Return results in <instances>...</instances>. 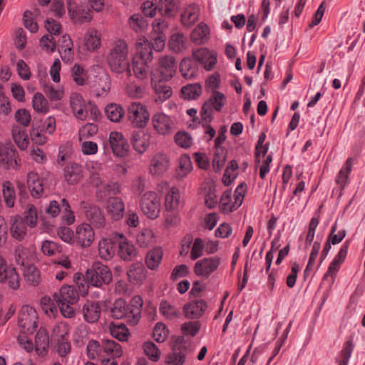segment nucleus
Here are the masks:
<instances>
[{"mask_svg": "<svg viewBox=\"0 0 365 365\" xmlns=\"http://www.w3.org/2000/svg\"><path fill=\"white\" fill-rule=\"evenodd\" d=\"M143 300L140 295H135L128 304L125 299H116L111 308L112 317L120 319L125 318L127 322L132 326L138 323L141 318V312Z\"/></svg>", "mask_w": 365, "mask_h": 365, "instance_id": "f257e3e1", "label": "nucleus"}, {"mask_svg": "<svg viewBox=\"0 0 365 365\" xmlns=\"http://www.w3.org/2000/svg\"><path fill=\"white\" fill-rule=\"evenodd\" d=\"M106 61L112 72L117 74L125 73L127 76H131L128 48L125 41L118 40L115 42L107 55Z\"/></svg>", "mask_w": 365, "mask_h": 365, "instance_id": "f03ea898", "label": "nucleus"}, {"mask_svg": "<svg viewBox=\"0 0 365 365\" xmlns=\"http://www.w3.org/2000/svg\"><path fill=\"white\" fill-rule=\"evenodd\" d=\"M153 58L149 46H137V53L133 58V71L136 78L144 81L148 77V63Z\"/></svg>", "mask_w": 365, "mask_h": 365, "instance_id": "7ed1b4c3", "label": "nucleus"}, {"mask_svg": "<svg viewBox=\"0 0 365 365\" xmlns=\"http://www.w3.org/2000/svg\"><path fill=\"white\" fill-rule=\"evenodd\" d=\"M86 277L90 285L98 288L109 284L113 279L110 269L99 262H94L86 271Z\"/></svg>", "mask_w": 365, "mask_h": 365, "instance_id": "20e7f679", "label": "nucleus"}, {"mask_svg": "<svg viewBox=\"0 0 365 365\" xmlns=\"http://www.w3.org/2000/svg\"><path fill=\"white\" fill-rule=\"evenodd\" d=\"M127 118L136 128H145L150 119V113L146 106L140 102H133L128 106Z\"/></svg>", "mask_w": 365, "mask_h": 365, "instance_id": "39448f33", "label": "nucleus"}, {"mask_svg": "<svg viewBox=\"0 0 365 365\" xmlns=\"http://www.w3.org/2000/svg\"><path fill=\"white\" fill-rule=\"evenodd\" d=\"M21 158L15 146L11 143L0 145V167L6 170H17Z\"/></svg>", "mask_w": 365, "mask_h": 365, "instance_id": "423d86ee", "label": "nucleus"}, {"mask_svg": "<svg viewBox=\"0 0 365 365\" xmlns=\"http://www.w3.org/2000/svg\"><path fill=\"white\" fill-rule=\"evenodd\" d=\"M140 207L142 212L150 219H156L160 212V201L158 194L146 192L141 197Z\"/></svg>", "mask_w": 365, "mask_h": 365, "instance_id": "0eeeda50", "label": "nucleus"}, {"mask_svg": "<svg viewBox=\"0 0 365 365\" xmlns=\"http://www.w3.org/2000/svg\"><path fill=\"white\" fill-rule=\"evenodd\" d=\"M38 314L36 310L29 306L22 307L19 316V326L26 333H32L37 327Z\"/></svg>", "mask_w": 365, "mask_h": 365, "instance_id": "6e6552de", "label": "nucleus"}, {"mask_svg": "<svg viewBox=\"0 0 365 365\" xmlns=\"http://www.w3.org/2000/svg\"><path fill=\"white\" fill-rule=\"evenodd\" d=\"M81 207L83 210L86 220L90 222V225H93L96 228L105 227V216L98 206L86 202H81Z\"/></svg>", "mask_w": 365, "mask_h": 365, "instance_id": "1a4fd4ad", "label": "nucleus"}, {"mask_svg": "<svg viewBox=\"0 0 365 365\" xmlns=\"http://www.w3.org/2000/svg\"><path fill=\"white\" fill-rule=\"evenodd\" d=\"M0 282L6 284L16 290L20 286L19 277L14 267L7 266L6 261L0 256Z\"/></svg>", "mask_w": 365, "mask_h": 365, "instance_id": "9d476101", "label": "nucleus"}, {"mask_svg": "<svg viewBox=\"0 0 365 365\" xmlns=\"http://www.w3.org/2000/svg\"><path fill=\"white\" fill-rule=\"evenodd\" d=\"M220 264V258L217 257H205L198 260L194 267V272L197 276L208 277L214 272Z\"/></svg>", "mask_w": 365, "mask_h": 365, "instance_id": "9b49d317", "label": "nucleus"}, {"mask_svg": "<svg viewBox=\"0 0 365 365\" xmlns=\"http://www.w3.org/2000/svg\"><path fill=\"white\" fill-rule=\"evenodd\" d=\"M151 121L153 128L160 135H168L173 131L174 123L169 115L163 113L154 114Z\"/></svg>", "mask_w": 365, "mask_h": 365, "instance_id": "f8f14e48", "label": "nucleus"}, {"mask_svg": "<svg viewBox=\"0 0 365 365\" xmlns=\"http://www.w3.org/2000/svg\"><path fill=\"white\" fill-rule=\"evenodd\" d=\"M109 142L115 155L125 157L128 155L130 146L122 133L111 132L109 135Z\"/></svg>", "mask_w": 365, "mask_h": 365, "instance_id": "ddd939ff", "label": "nucleus"}, {"mask_svg": "<svg viewBox=\"0 0 365 365\" xmlns=\"http://www.w3.org/2000/svg\"><path fill=\"white\" fill-rule=\"evenodd\" d=\"M169 166L168 156L165 153H158L151 159L149 172L152 175L160 176L168 170Z\"/></svg>", "mask_w": 365, "mask_h": 365, "instance_id": "4468645a", "label": "nucleus"}, {"mask_svg": "<svg viewBox=\"0 0 365 365\" xmlns=\"http://www.w3.org/2000/svg\"><path fill=\"white\" fill-rule=\"evenodd\" d=\"M94 238L95 234L90 224L83 223L76 227L75 239L81 247H90Z\"/></svg>", "mask_w": 365, "mask_h": 365, "instance_id": "2eb2a0df", "label": "nucleus"}, {"mask_svg": "<svg viewBox=\"0 0 365 365\" xmlns=\"http://www.w3.org/2000/svg\"><path fill=\"white\" fill-rule=\"evenodd\" d=\"M177 69V64L174 57L165 56L160 58L158 71L160 78L164 81H169L175 75Z\"/></svg>", "mask_w": 365, "mask_h": 365, "instance_id": "dca6fc26", "label": "nucleus"}, {"mask_svg": "<svg viewBox=\"0 0 365 365\" xmlns=\"http://www.w3.org/2000/svg\"><path fill=\"white\" fill-rule=\"evenodd\" d=\"M192 58L202 64L207 71L212 70L217 63L216 55L207 48H200L193 51Z\"/></svg>", "mask_w": 365, "mask_h": 365, "instance_id": "f3484780", "label": "nucleus"}, {"mask_svg": "<svg viewBox=\"0 0 365 365\" xmlns=\"http://www.w3.org/2000/svg\"><path fill=\"white\" fill-rule=\"evenodd\" d=\"M53 297L56 303L70 304H76L79 298L77 289L73 285L62 287L58 292L53 293Z\"/></svg>", "mask_w": 365, "mask_h": 365, "instance_id": "a211bd4d", "label": "nucleus"}, {"mask_svg": "<svg viewBox=\"0 0 365 365\" xmlns=\"http://www.w3.org/2000/svg\"><path fill=\"white\" fill-rule=\"evenodd\" d=\"M207 307V303L203 299H196L185 304L183 312L185 317L196 319L203 314Z\"/></svg>", "mask_w": 365, "mask_h": 365, "instance_id": "6ab92c4d", "label": "nucleus"}, {"mask_svg": "<svg viewBox=\"0 0 365 365\" xmlns=\"http://www.w3.org/2000/svg\"><path fill=\"white\" fill-rule=\"evenodd\" d=\"M69 16L75 24L89 22L92 18V11L85 6H75L70 2L68 5Z\"/></svg>", "mask_w": 365, "mask_h": 365, "instance_id": "aec40b11", "label": "nucleus"}, {"mask_svg": "<svg viewBox=\"0 0 365 365\" xmlns=\"http://www.w3.org/2000/svg\"><path fill=\"white\" fill-rule=\"evenodd\" d=\"M166 81L162 78L158 80L151 79V85L156 95L155 102H164L172 96V88Z\"/></svg>", "mask_w": 365, "mask_h": 365, "instance_id": "412c9836", "label": "nucleus"}, {"mask_svg": "<svg viewBox=\"0 0 365 365\" xmlns=\"http://www.w3.org/2000/svg\"><path fill=\"white\" fill-rule=\"evenodd\" d=\"M106 210L113 220L123 218L125 212V205L120 197H109L107 200Z\"/></svg>", "mask_w": 365, "mask_h": 365, "instance_id": "4be33fe9", "label": "nucleus"}, {"mask_svg": "<svg viewBox=\"0 0 365 365\" xmlns=\"http://www.w3.org/2000/svg\"><path fill=\"white\" fill-rule=\"evenodd\" d=\"M84 320L90 324L96 323L101 314V307L98 302H86L82 309Z\"/></svg>", "mask_w": 365, "mask_h": 365, "instance_id": "5701e85b", "label": "nucleus"}, {"mask_svg": "<svg viewBox=\"0 0 365 365\" xmlns=\"http://www.w3.org/2000/svg\"><path fill=\"white\" fill-rule=\"evenodd\" d=\"M27 184L29 190L33 197L38 199L43 195V180L38 174L34 172H29L27 175Z\"/></svg>", "mask_w": 365, "mask_h": 365, "instance_id": "b1692460", "label": "nucleus"}, {"mask_svg": "<svg viewBox=\"0 0 365 365\" xmlns=\"http://www.w3.org/2000/svg\"><path fill=\"white\" fill-rule=\"evenodd\" d=\"M11 136L19 150H26L28 148L29 139L24 128L18 125H14L11 129Z\"/></svg>", "mask_w": 365, "mask_h": 365, "instance_id": "393cba45", "label": "nucleus"}, {"mask_svg": "<svg viewBox=\"0 0 365 365\" xmlns=\"http://www.w3.org/2000/svg\"><path fill=\"white\" fill-rule=\"evenodd\" d=\"M130 140L134 149L140 154L143 153L150 145L149 135L142 130L133 132Z\"/></svg>", "mask_w": 365, "mask_h": 365, "instance_id": "a878e982", "label": "nucleus"}, {"mask_svg": "<svg viewBox=\"0 0 365 365\" xmlns=\"http://www.w3.org/2000/svg\"><path fill=\"white\" fill-rule=\"evenodd\" d=\"M187 348L183 344L175 345L172 352L168 354L166 361L170 365H182L185 361Z\"/></svg>", "mask_w": 365, "mask_h": 365, "instance_id": "bb28decb", "label": "nucleus"}, {"mask_svg": "<svg viewBox=\"0 0 365 365\" xmlns=\"http://www.w3.org/2000/svg\"><path fill=\"white\" fill-rule=\"evenodd\" d=\"M127 274L131 283L139 284L146 278V269L142 263H134L129 267Z\"/></svg>", "mask_w": 365, "mask_h": 365, "instance_id": "cd10ccee", "label": "nucleus"}, {"mask_svg": "<svg viewBox=\"0 0 365 365\" xmlns=\"http://www.w3.org/2000/svg\"><path fill=\"white\" fill-rule=\"evenodd\" d=\"M63 174L65 180L68 184H76L83 177L81 166L76 163L68 164L64 168Z\"/></svg>", "mask_w": 365, "mask_h": 365, "instance_id": "c85d7f7f", "label": "nucleus"}, {"mask_svg": "<svg viewBox=\"0 0 365 365\" xmlns=\"http://www.w3.org/2000/svg\"><path fill=\"white\" fill-rule=\"evenodd\" d=\"M26 225L23 218L20 215H16L11 225L10 231L11 236L14 239L21 241L26 235Z\"/></svg>", "mask_w": 365, "mask_h": 365, "instance_id": "c756f323", "label": "nucleus"}, {"mask_svg": "<svg viewBox=\"0 0 365 365\" xmlns=\"http://www.w3.org/2000/svg\"><path fill=\"white\" fill-rule=\"evenodd\" d=\"M118 242V254L125 261H130L136 255V250L134 245L130 243L126 239L121 236Z\"/></svg>", "mask_w": 365, "mask_h": 365, "instance_id": "7c9ffc66", "label": "nucleus"}, {"mask_svg": "<svg viewBox=\"0 0 365 365\" xmlns=\"http://www.w3.org/2000/svg\"><path fill=\"white\" fill-rule=\"evenodd\" d=\"M33 252L34 250L31 248H28L23 245L18 246L14 251L16 262L21 267L31 264Z\"/></svg>", "mask_w": 365, "mask_h": 365, "instance_id": "2f4dec72", "label": "nucleus"}, {"mask_svg": "<svg viewBox=\"0 0 365 365\" xmlns=\"http://www.w3.org/2000/svg\"><path fill=\"white\" fill-rule=\"evenodd\" d=\"M106 116L110 121L114 123L120 122L124 117L125 110L123 107L117 103H109L104 109Z\"/></svg>", "mask_w": 365, "mask_h": 365, "instance_id": "473e14b6", "label": "nucleus"}, {"mask_svg": "<svg viewBox=\"0 0 365 365\" xmlns=\"http://www.w3.org/2000/svg\"><path fill=\"white\" fill-rule=\"evenodd\" d=\"M209 27L205 24H200L196 26L190 34L192 42L200 45L205 43L209 38Z\"/></svg>", "mask_w": 365, "mask_h": 365, "instance_id": "72a5a7b5", "label": "nucleus"}, {"mask_svg": "<svg viewBox=\"0 0 365 365\" xmlns=\"http://www.w3.org/2000/svg\"><path fill=\"white\" fill-rule=\"evenodd\" d=\"M84 46L89 51H96L101 46V37L98 31L89 29L84 36Z\"/></svg>", "mask_w": 365, "mask_h": 365, "instance_id": "f704fd0d", "label": "nucleus"}, {"mask_svg": "<svg viewBox=\"0 0 365 365\" xmlns=\"http://www.w3.org/2000/svg\"><path fill=\"white\" fill-rule=\"evenodd\" d=\"M159 311L162 315L170 320L178 319L181 315L180 309L166 300L160 302Z\"/></svg>", "mask_w": 365, "mask_h": 365, "instance_id": "c9c22d12", "label": "nucleus"}, {"mask_svg": "<svg viewBox=\"0 0 365 365\" xmlns=\"http://www.w3.org/2000/svg\"><path fill=\"white\" fill-rule=\"evenodd\" d=\"M62 44L59 47L61 58L65 62H70L73 60V52L72 51L73 43L69 36H61Z\"/></svg>", "mask_w": 365, "mask_h": 365, "instance_id": "e433bc0d", "label": "nucleus"}, {"mask_svg": "<svg viewBox=\"0 0 365 365\" xmlns=\"http://www.w3.org/2000/svg\"><path fill=\"white\" fill-rule=\"evenodd\" d=\"M49 338L44 329H40L35 337V349L38 354L43 355L48 348Z\"/></svg>", "mask_w": 365, "mask_h": 365, "instance_id": "4c0bfd02", "label": "nucleus"}, {"mask_svg": "<svg viewBox=\"0 0 365 365\" xmlns=\"http://www.w3.org/2000/svg\"><path fill=\"white\" fill-rule=\"evenodd\" d=\"M180 195L179 190L175 187L170 189L165 196V206L167 210H175L180 205Z\"/></svg>", "mask_w": 365, "mask_h": 365, "instance_id": "58836bf2", "label": "nucleus"}, {"mask_svg": "<svg viewBox=\"0 0 365 365\" xmlns=\"http://www.w3.org/2000/svg\"><path fill=\"white\" fill-rule=\"evenodd\" d=\"M353 166V159L349 158L346 159L344 165L339 170L336 177V182L343 189L348 182V177L350 174Z\"/></svg>", "mask_w": 365, "mask_h": 365, "instance_id": "ea45409f", "label": "nucleus"}, {"mask_svg": "<svg viewBox=\"0 0 365 365\" xmlns=\"http://www.w3.org/2000/svg\"><path fill=\"white\" fill-rule=\"evenodd\" d=\"M163 250L161 247H155L150 250L145 257V263L150 269H155L158 267L163 257Z\"/></svg>", "mask_w": 365, "mask_h": 365, "instance_id": "a19ab883", "label": "nucleus"}, {"mask_svg": "<svg viewBox=\"0 0 365 365\" xmlns=\"http://www.w3.org/2000/svg\"><path fill=\"white\" fill-rule=\"evenodd\" d=\"M102 349L103 354H105L110 357L118 358L123 354L121 346L113 340L103 341Z\"/></svg>", "mask_w": 365, "mask_h": 365, "instance_id": "79ce46f5", "label": "nucleus"}, {"mask_svg": "<svg viewBox=\"0 0 365 365\" xmlns=\"http://www.w3.org/2000/svg\"><path fill=\"white\" fill-rule=\"evenodd\" d=\"M180 71L185 79H192L197 74V68L190 58H184L180 64Z\"/></svg>", "mask_w": 365, "mask_h": 365, "instance_id": "37998d69", "label": "nucleus"}, {"mask_svg": "<svg viewBox=\"0 0 365 365\" xmlns=\"http://www.w3.org/2000/svg\"><path fill=\"white\" fill-rule=\"evenodd\" d=\"M98 255L101 259H110L114 255L113 244L110 239H102L98 242Z\"/></svg>", "mask_w": 365, "mask_h": 365, "instance_id": "c03bdc74", "label": "nucleus"}, {"mask_svg": "<svg viewBox=\"0 0 365 365\" xmlns=\"http://www.w3.org/2000/svg\"><path fill=\"white\" fill-rule=\"evenodd\" d=\"M199 10L195 5L187 7L181 14V21L186 26H190L198 19Z\"/></svg>", "mask_w": 365, "mask_h": 365, "instance_id": "a18cd8bd", "label": "nucleus"}, {"mask_svg": "<svg viewBox=\"0 0 365 365\" xmlns=\"http://www.w3.org/2000/svg\"><path fill=\"white\" fill-rule=\"evenodd\" d=\"M354 342L352 338L348 339L343 345L339 359H336L338 365H348L351 354L354 351Z\"/></svg>", "mask_w": 365, "mask_h": 365, "instance_id": "49530a36", "label": "nucleus"}, {"mask_svg": "<svg viewBox=\"0 0 365 365\" xmlns=\"http://www.w3.org/2000/svg\"><path fill=\"white\" fill-rule=\"evenodd\" d=\"M24 276L26 282L32 286H36L41 282L40 272L31 264L24 267Z\"/></svg>", "mask_w": 365, "mask_h": 365, "instance_id": "de8ad7c7", "label": "nucleus"}, {"mask_svg": "<svg viewBox=\"0 0 365 365\" xmlns=\"http://www.w3.org/2000/svg\"><path fill=\"white\" fill-rule=\"evenodd\" d=\"M227 151L223 147H215V151L212 159V167L215 172H220L225 165Z\"/></svg>", "mask_w": 365, "mask_h": 365, "instance_id": "09e8293b", "label": "nucleus"}, {"mask_svg": "<svg viewBox=\"0 0 365 365\" xmlns=\"http://www.w3.org/2000/svg\"><path fill=\"white\" fill-rule=\"evenodd\" d=\"M109 329L111 336L116 339L121 341L128 340L130 333L125 324L111 323Z\"/></svg>", "mask_w": 365, "mask_h": 365, "instance_id": "8fccbe9b", "label": "nucleus"}, {"mask_svg": "<svg viewBox=\"0 0 365 365\" xmlns=\"http://www.w3.org/2000/svg\"><path fill=\"white\" fill-rule=\"evenodd\" d=\"M168 46L173 52L180 53L186 48V38L182 34H174L169 40Z\"/></svg>", "mask_w": 365, "mask_h": 365, "instance_id": "3c124183", "label": "nucleus"}, {"mask_svg": "<svg viewBox=\"0 0 365 365\" xmlns=\"http://www.w3.org/2000/svg\"><path fill=\"white\" fill-rule=\"evenodd\" d=\"M60 214L63 223L67 225H71L74 223L76 219L74 212L66 198H61V211Z\"/></svg>", "mask_w": 365, "mask_h": 365, "instance_id": "603ef678", "label": "nucleus"}, {"mask_svg": "<svg viewBox=\"0 0 365 365\" xmlns=\"http://www.w3.org/2000/svg\"><path fill=\"white\" fill-rule=\"evenodd\" d=\"M2 193L4 202L8 207L14 206L16 193L14 186L9 181H5L2 184Z\"/></svg>", "mask_w": 365, "mask_h": 365, "instance_id": "864d4df0", "label": "nucleus"}, {"mask_svg": "<svg viewBox=\"0 0 365 365\" xmlns=\"http://www.w3.org/2000/svg\"><path fill=\"white\" fill-rule=\"evenodd\" d=\"M165 36L164 34H152L150 42L144 41V44L140 43L138 46H149L150 50L152 49L160 52L161 51L165 45Z\"/></svg>", "mask_w": 365, "mask_h": 365, "instance_id": "5fc2aeb1", "label": "nucleus"}, {"mask_svg": "<svg viewBox=\"0 0 365 365\" xmlns=\"http://www.w3.org/2000/svg\"><path fill=\"white\" fill-rule=\"evenodd\" d=\"M192 170L190 158L187 155H182L179 160V166L176 170V177L182 179L187 175Z\"/></svg>", "mask_w": 365, "mask_h": 365, "instance_id": "6e6d98bb", "label": "nucleus"}, {"mask_svg": "<svg viewBox=\"0 0 365 365\" xmlns=\"http://www.w3.org/2000/svg\"><path fill=\"white\" fill-rule=\"evenodd\" d=\"M202 93V86L199 83L187 84L181 88L182 97L184 99L195 100Z\"/></svg>", "mask_w": 365, "mask_h": 365, "instance_id": "4d7b16f0", "label": "nucleus"}, {"mask_svg": "<svg viewBox=\"0 0 365 365\" xmlns=\"http://www.w3.org/2000/svg\"><path fill=\"white\" fill-rule=\"evenodd\" d=\"M143 350L145 355L153 362L159 361L161 352L158 347L151 341H145L143 344Z\"/></svg>", "mask_w": 365, "mask_h": 365, "instance_id": "13d9d810", "label": "nucleus"}, {"mask_svg": "<svg viewBox=\"0 0 365 365\" xmlns=\"http://www.w3.org/2000/svg\"><path fill=\"white\" fill-rule=\"evenodd\" d=\"M69 332V326L65 322L57 323L53 328L51 332V339L53 341H61L66 339V336Z\"/></svg>", "mask_w": 365, "mask_h": 365, "instance_id": "bf43d9fd", "label": "nucleus"}, {"mask_svg": "<svg viewBox=\"0 0 365 365\" xmlns=\"http://www.w3.org/2000/svg\"><path fill=\"white\" fill-rule=\"evenodd\" d=\"M146 85L145 84H137L134 82H131L126 86V93L132 98H142L145 94Z\"/></svg>", "mask_w": 365, "mask_h": 365, "instance_id": "052dcab7", "label": "nucleus"}, {"mask_svg": "<svg viewBox=\"0 0 365 365\" xmlns=\"http://www.w3.org/2000/svg\"><path fill=\"white\" fill-rule=\"evenodd\" d=\"M71 76L73 81L78 86L86 84L88 78L87 72L81 65L76 63L71 68Z\"/></svg>", "mask_w": 365, "mask_h": 365, "instance_id": "680f3d73", "label": "nucleus"}, {"mask_svg": "<svg viewBox=\"0 0 365 365\" xmlns=\"http://www.w3.org/2000/svg\"><path fill=\"white\" fill-rule=\"evenodd\" d=\"M237 169L238 164L237 161L235 160H231L225 169L222 177V182L226 186H229L230 183L232 182L236 178V171Z\"/></svg>", "mask_w": 365, "mask_h": 365, "instance_id": "e2e57ef3", "label": "nucleus"}, {"mask_svg": "<svg viewBox=\"0 0 365 365\" xmlns=\"http://www.w3.org/2000/svg\"><path fill=\"white\" fill-rule=\"evenodd\" d=\"M87 356L91 359H98L102 357V344L96 340L89 341L86 348Z\"/></svg>", "mask_w": 365, "mask_h": 365, "instance_id": "0e129e2a", "label": "nucleus"}, {"mask_svg": "<svg viewBox=\"0 0 365 365\" xmlns=\"http://www.w3.org/2000/svg\"><path fill=\"white\" fill-rule=\"evenodd\" d=\"M32 105L34 110L37 113H46L49 109L47 100L41 93L34 94Z\"/></svg>", "mask_w": 365, "mask_h": 365, "instance_id": "69168bd1", "label": "nucleus"}, {"mask_svg": "<svg viewBox=\"0 0 365 365\" xmlns=\"http://www.w3.org/2000/svg\"><path fill=\"white\" fill-rule=\"evenodd\" d=\"M53 299L49 297L45 296L41 297L40 300L41 307L44 313L49 317H53L58 312L56 306L55 305Z\"/></svg>", "mask_w": 365, "mask_h": 365, "instance_id": "338daca9", "label": "nucleus"}, {"mask_svg": "<svg viewBox=\"0 0 365 365\" xmlns=\"http://www.w3.org/2000/svg\"><path fill=\"white\" fill-rule=\"evenodd\" d=\"M154 234L150 229H144L136 235V242L141 247H147L153 242Z\"/></svg>", "mask_w": 365, "mask_h": 365, "instance_id": "774afa93", "label": "nucleus"}]
</instances>
